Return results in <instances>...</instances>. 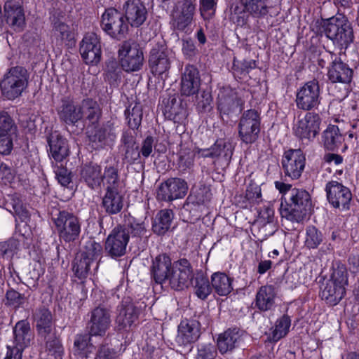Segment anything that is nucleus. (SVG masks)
Instances as JSON below:
<instances>
[{
  "label": "nucleus",
  "mask_w": 359,
  "mask_h": 359,
  "mask_svg": "<svg viewBox=\"0 0 359 359\" xmlns=\"http://www.w3.org/2000/svg\"><path fill=\"white\" fill-rule=\"evenodd\" d=\"M129 231L121 227L114 228L107 238L105 250L112 257L125 255L129 241Z\"/></svg>",
  "instance_id": "dca6fc26"
},
{
  "label": "nucleus",
  "mask_w": 359,
  "mask_h": 359,
  "mask_svg": "<svg viewBox=\"0 0 359 359\" xmlns=\"http://www.w3.org/2000/svg\"><path fill=\"white\" fill-rule=\"evenodd\" d=\"M151 274L157 283H168L175 290L187 288L193 278V269L186 259L174 262L166 254L156 256L152 261Z\"/></svg>",
  "instance_id": "f257e3e1"
},
{
  "label": "nucleus",
  "mask_w": 359,
  "mask_h": 359,
  "mask_svg": "<svg viewBox=\"0 0 359 359\" xmlns=\"http://www.w3.org/2000/svg\"><path fill=\"white\" fill-rule=\"evenodd\" d=\"M93 262L88 259H86L81 254L78 255L76 258L73 266V271L75 275L79 278L83 279L86 278L90 270V264Z\"/></svg>",
  "instance_id": "a18cd8bd"
},
{
  "label": "nucleus",
  "mask_w": 359,
  "mask_h": 359,
  "mask_svg": "<svg viewBox=\"0 0 359 359\" xmlns=\"http://www.w3.org/2000/svg\"><path fill=\"white\" fill-rule=\"evenodd\" d=\"M216 353V351L212 345H201L198 350L196 359H214Z\"/></svg>",
  "instance_id": "864d4df0"
},
{
  "label": "nucleus",
  "mask_w": 359,
  "mask_h": 359,
  "mask_svg": "<svg viewBox=\"0 0 359 359\" xmlns=\"http://www.w3.org/2000/svg\"><path fill=\"white\" fill-rule=\"evenodd\" d=\"M29 75L26 69L15 67L9 69L1 81L3 95L8 100H14L22 95L28 84Z\"/></svg>",
  "instance_id": "20e7f679"
},
{
  "label": "nucleus",
  "mask_w": 359,
  "mask_h": 359,
  "mask_svg": "<svg viewBox=\"0 0 359 359\" xmlns=\"http://www.w3.org/2000/svg\"><path fill=\"white\" fill-rule=\"evenodd\" d=\"M217 0H200V13L205 20H209L215 15Z\"/></svg>",
  "instance_id": "8fccbe9b"
},
{
  "label": "nucleus",
  "mask_w": 359,
  "mask_h": 359,
  "mask_svg": "<svg viewBox=\"0 0 359 359\" xmlns=\"http://www.w3.org/2000/svg\"><path fill=\"white\" fill-rule=\"evenodd\" d=\"M276 188L280 193L285 194L290 191V198L287 207H284L283 202L280 208V214L282 218H285L292 222H301L306 211V208L310 205V195L303 189H292L291 185L282 182H275Z\"/></svg>",
  "instance_id": "f03ea898"
},
{
  "label": "nucleus",
  "mask_w": 359,
  "mask_h": 359,
  "mask_svg": "<svg viewBox=\"0 0 359 359\" xmlns=\"http://www.w3.org/2000/svg\"><path fill=\"white\" fill-rule=\"evenodd\" d=\"M139 310L133 304H128L120 310L116 323L121 328H130L137 320Z\"/></svg>",
  "instance_id": "2f4dec72"
},
{
  "label": "nucleus",
  "mask_w": 359,
  "mask_h": 359,
  "mask_svg": "<svg viewBox=\"0 0 359 359\" xmlns=\"http://www.w3.org/2000/svg\"><path fill=\"white\" fill-rule=\"evenodd\" d=\"M343 141L339 130L336 126H330L323 133L325 147L331 151L338 150Z\"/></svg>",
  "instance_id": "c9c22d12"
},
{
  "label": "nucleus",
  "mask_w": 359,
  "mask_h": 359,
  "mask_svg": "<svg viewBox=\"0 0 359 359\" xmlns=\"http://www.w3.org/2000/svg\"><path fill=\"white\" fill-rule=\"evenodd\" d=\"M17 134L0 133V154H9L13 148V141L16 139Z\"/></svg>",
  "instance_id": "09e8293b"
},
{
  "label": "nucleus",
  "mask_w": 359,
  "mask_h": 359,
  "mask_svg": "<svg viewBox=\"0 0 359 359\" xmlns=\"http://www.w3.org/2000/svg\"><path fill=\"white\" fill-rule=\"evenodd\" d=\"M7 22L15 30H21L25 25L23 9L13 2H6L4 6Z\"/></svg>",
  "instance_id": "c85d7f7f"
},
{
  "label": "nucleus",
  "mask_w": 359,
  "mask_h": 359,
  "mask_svg": "<svg viewBox=\"0 0 359 359\" xmlns=\"http://www.w3.org/2000/svg\"><path fill=\"white\" fill-rule=\"evenodd\" d=\"M101 25L103 30L114 38H120L128 27L123 14L114 8L105 10L102 15Z\"/></svg>",
  "instance_id": "ddd939ff"
},
{
  "label": "nucleus",
  "mask_w": 359,
  "mask_h": 359,
  "mask_svg": "<svg viewBox=\"0 0 359 359\" xmlns=\"http://www.w3.org/2000/svg\"><path fill=\"white\" fill-rule=\"evenodd\" d=\"M320 90L318 82L310 81L301 86L296 93V105L298 109L309 111L317 108L320 103Z\"/></svg>",
  "instance_id": "9d476101"
},
{
  "label": "nucleus",
  "mask_w": 359,
  "mask_h": 359,
  "mask_svg": "<svg viewBox=\"0 0 359 359\" xmlns=\"http://www.w3.org/2000/svg\"><path fill=\"white\" fill-rule=\"evenodd\" d=\"M169 51L163 47L153 48L151 51L149 65L151 72L162 79L168 77L170 67Z\"/></svg>",
  "instance_id": "a211bd4d"
},
{
  "label": "nucleus",
  "mask_w": 359,
  "mask_h": 359,
  "mask_svg": "<svg viewBox=\"0 0 359 359\" xmlns=\"http://www.w3.org/2000/svg\"><path fill=\"white\" fill-rule=\"evenodd\" d=\"M142 113L137 108L134 107L132 110L131 115L128 117V124L132 128H137L142 121Z\"/></svg>",
  "instance_id": "680f3d73"
},
{
  "label": "nucleus",
  "mask_w": 359,
  "mask_h": 359,
  "mask_svg": "<svg viewBox=\"0 0 359 359\" xmlns=\"http://www.w3.org/2000/svg\"><path fill=\"white\" fill-rule=\"evenodd\" d=\"M81 177L89 187H99L102 182L100 166L96 164L86 165L82 169Z\"/></svg>",
  "instance_id": "e433bc0d"
},
{
  "label": "nucleus",
  "mask_w": 359,
  "mask_h": 359,
  "mask_svg": "<svg viewBox=\"0 0 359 359\" xmlns=\"http://www.w3.org/2000/svg\"><path fill=\"white\" fill-rule=\"evenodd\" d=\"M187 183L180 178H170L162 183L156 194L158 201H171L183 198L187 193Z\"/></svg>",
  "instance_id": "4468645a"
},
{
  "label": "nucleus",
  "mask_w": 359,
  "mask_h": 359,
  "mask_svg": "<svg viewBox=\"0 0 359 359\" xmlns=\"http://www.w3.org/2000/svg\"><path fill=\"white\" fill-rule=\"evenodd\" d=\"M173 219V212L168 209L159 211L156 215L152 229L154 233L161 235L164 234L170 228Z\"/></svg>",
  "instance_id": "473e14b6"
},
{
  "label": "nucleus",
  "mask_w": 359,
  "mask_h": 359,
  "mask_svg": "<svg viewBox=\"0 0 359 359\" xmlns=\"http://www.w3.org/2000/svg\"><path fill=\"white\" fill-rule=\"evenodd\" d=\"M36 327L38 334L46 339L48 337H54L52 315L46 309H40L35 317Z\"/></svg>",
  "instance_id": "cd10ccee"
},
{
  "label": "nucleus",
  "mask_w": 359,
  "mask_h": 359,
  "mask_svg": "<svg viewBox=\"0 0 359 359\" xmlns=\"http://www.w3.org/2000/svg\"><path fill=\"white\" fill-rule=\"evenodd\" d=\"M80 53L83 61L88 65H97L101 59L100 41L95 33H88L80 44Z\"/></svg>",
  "instance_id": "f3484780"
},
{
  "label": "nucleus",
  "mask_w": 359,
  "mask_h": 359,
  "mask_svg": "<svg viewBox=\"0 0 359 359\" xmlns=\"http://www.w3.org/2000/svg\"><path fill=\"white\" fill-rule=\"evenodd\" d=\"M323 241L322 233L315 226H310L306 229L304 245L309 249L317 248Z\"/></svg>",
  "instance_id": "ea45409f"
},
{
  "label": "nucleus",
  "mask_w": 359,
  "mask_h": 359,
  "mask_svg": "<svg viewBox=\"0 0 359 359\" xmlns=\"http://www.w3.org/2000/svg\"><path fill=\"white\" fill-rule=\"evenodd\" d=\"M90 337L88 335H77L75 338L73 352L74 354L84 358L92 352L93 346L89 344Z\"/></svg>",
  "instance_id": "58836bf2"
},
{
  "label": "nucleus",
  "mask_w": 359,
  "mask_h": 359,
  "mask_svg": "<svg viewBox=\"0 0 359 359\" xmlns=\"http://www.w3.org/2000/svg\"><path fill=\"white\" fill-rule=\"evenodd\" d=\"M212 288L220 296L229 294L232 290L231 280L224 273L216 272L211 276Z\"/></svg>",
  "instance_id": "f704fd0d"
},
{
  "label": "nucleus",
  "mask_w": 359,
  "mask_h": 359,
  "mask_svg": "<svg viewBox=\"0 0 359 359\" xmlns=\"http://www.w3.org/2000/svg\"><path fill=\"white\" fill-rule=\"evenodd\" d=\"M201 335V325L196 320H182L178 326L176 341L179 346L189 348Z\"/></svg>",
  "instance_id": "6ab92c4d"
},
{
  "label": "nucleus",
  "mask_w": 359,
  "mask_h": 359,
  "mask_svg": "<svg viewBox=\"0 0 359 359\" xmlns=\"http://www.w3.org/2000/svg\"><path fill=\"white\" fill-rule=\"evenodd\" d=\"M325 32L334 44L341 47H347L353 41L352 29L342 15L330 18L325 25Z\"/></svg>",
  "instance_id": "6e6552de"
},
{
  "label": "nucleus",
  "mask_w": 359,
  "mask_h": 359,
  "mask_svg": "<svg viewBox=\"0 0 359 359\" xmlns=\"http://www.w3.org/2000/svg\"><path fill=\"white\" fill-rule=\"evenodd\" d=\"M14 179V175L10 168L6 165L0 166V182L4 184L11 183Z\"/></svg>",
  "instance_id": "052dcab7"
},
{
  "label": "nucleus",
  "mask_w": 359,
  "mask_h": 359,
  "mask_svg": "<svg viewBox=\"0 0 359 359\" xmlns=\"http://www.w3.org/2000/svg\"><path fill=\"white\" fill-rule=\"evenodd\" d=\"M182 52L187 57H192L196 53V47L193 41H184L182 43Z\"/></svg>",
  "instance_id": "774afa93"
},
{
  "label": "nucleus",
  "mask_w": 359,
  "mask_h": 359,
  "mask_svg": "<svg viewBox=\"0 0 359 359\" xmlns=\"http://www.w3.org/2000/svg\"><path fill=\"white\" fill-rule=\"evenodd\" d=\"M55 174L58 182L62 186H67V184H69L71 179L69 177V174L68 173V171L66 169H58L57 171H55Z\"/></svg>",
  "instance_id": "338daca9"
},
{
  "label": "nucleus",
  "mask_w": 359,
  "mask_h": 359,
  "mask_svg": "<svg viewBox=\"0 0 359 359\" xmlns=\"http://www.w3.org/2000/svg\"><path fill=\"white\" fill-rule=\"evenodd\" d=\"M321 119L318 114L307 112L294 122L293 133L299 139L312 141L320 130Z\"/></svg>",
  "instance_id": "f8f14e48"
},
{
  "label": "nucleus",
  "mask_w": 359,
  "mask_h": 359,
  "mask_svg": "<svg viewBox=\"0 0 359 359\" xmlns=\"http://www.w3.org/2000/svg\"><path fill=\"white\" fill-rule=\"evenodd\" d=\"M195 13V0L178 1L171 13V27L177 31L191 33Z\"/></svg>",
  "instance_id": "39448f33"
},
{
  "label": "nucleus",
  "mask_w": 359,
  "mask_h": 359,
  "mask_svg": "<svg viewBox=\"0 0 359 359\" xmlns=\"http://www.w3.org/2000/svg\"><path fill=\"white\" fill-rule=\"evenodd\" d=\"M212 149L215 151L214 158H221L226 162H229L231 158L233 149L231 144L229 142L218 140L212 146Z\"/></svg>",
  "instance_id": "c03bdc74"
},
{
  "label": "nucleus",
  "mask_w": 359,
  "mask_h": 359,
  "mask_svg": "<svg viewBox=\"0 0 359 359\" xmlns=\"http://www.w3.org/2000/svg\"><path fill=\"white\" fill-rule=\"evenodd\" d=\"M258 221L262 224H271L274 222V210L269 206L264 207L259 213Z\"/></svg>",
  "instance_id": "5fc2aeb1"
},
{
  "label": "nucleus",
  "mask_w": 359,
  "mask_h": 359,
  "mask_svg": "<svg viewBox=\"0 0 359 359\" xmlns=\"http://www.w3.org/2000/svg\"><path fill=\"white\" fill-rule=\"evenodd\" d=\"M276 291L272 285H264L259 288L256 295L255 304L261 311H268L275 304Z\"/></svg>",
  "instance_id": "c756f323"
},
{
  "label": "nucleus",
  "mask_w": 359,
  "mask_h": 359,
  "mask_svg": "<svg viewBox=\"0 0 359 359\" xmlns=\"http://www.w3.org/2000/svg\"><path fill=\"white\" fill-rule=\"evenodd\" d=\"M58 114L60 118L67 123H74L86 116L90 123L95 124L98 121L100 109L93 100H84L81 104L65 100L62 101Z\"/></svg>",
  "instance_id": "7ed1b4c3"
},
{
  "label": "nucleus",
  "mask_w": 359,
  "mask_h": 359,
  "mask_svg": "<svg viewBox=\"0 0 359 359\" xmlns=\"http://www.w3.org/2000/svg\"><path fill=\"white\" fill-rule=\"evenodd\" d=\"M153 138L147 137L143 142L140 154L144 157L147 158L152 152L153 150Z\"/></svg>",
  "instance_id": "0e129e2a"
},
{
  "label": "nucleus",
  "mask_w": 359,
  "mask_h": 359,
  "mask_svg": "<svg viewBox=\"0 0 359 359\" xmlns=\"http://www.w3.org/2000/svg\"><path fill=\"white\" fill-rule=\"evenodd\" d=\"M327 197L329 202L334 208H348V205L352 198L351 191L341 184L332 181L326 185Z\"/></svg>",
  "instance_id": "aec40b11"
},
{
  "label": "nucleus",
  "mask_w": 359,
  "mask_h": 359,
  "mask_svg": "<svg viewBox=\"0 0 359 359\" xmlns=\"http://www.w3.org/2000/svg\"><path fill=\"white\" fill-rule=\"evenodd\" d=\"M118 59L123 70L126 72H133L142 68L144 63V54L138 44L125 41L119 46Z\"/></svg>",
  "instance_id": "0eeeda50"
},
{
  "label": "nucleus",
  "mask_w": 359,
  "mask_h": 359,
  "mask_svg": "<svg viewBox=\"0 0 359 359\" xmlns=\"http://www.w3.org/2000/svg\"><path fill=\"white\" fill-rule=\"evenodd\" d=\"M6 301L8 304L18 307L23 303V298L18 292L11 290L6 293Z\"/></svg>",
  "instance_id": "4d7b16f0"
},
{
  "label": "nucleus",
  "mask_w": 359,
  "mask_h": 359,
  "mask_svg": "<svg viewBox=\"0 0 359 359\" xmlns=\"http://www.w3.org/2000/svg\"><path fill=\"white\" fill-rule=\"evenodd\" d=\"M0 133L17 134V126L13 119L5 111L0 112Z\"/></svg>",
  "instance_id": "49530a36"
},
{
  "label": "nucleus",
  "mask_w": 359,
  "mask_h": 359,
  "mask_svg": "<svg viewBox=\"0 0 359 359\" xmlns=\"http://www.w3.org/2000/svg\"><path fill=\"white\" fill-rule=\"evenodd\" d=\"M194 154L190 151H184L180 154L179 166L182 170L190 168L194 163Z\"/></svg>",
  "instance_id": "6e6d98bb"
},
{
  "label": "nucleus",
  "mask_w": 359,
  "mask_h": 359,
  "mask_svg": "<svg viewBox=\"0 0 359 359\" xmlns=\"http://www.w3.org/2000/svg\"><path fill=\"white\" fill-rule=\"evenodd\" d=\"M55 224L60 239L65 242L75 241L81 232L79 219L72 213L61 211L55 219Z\"/></svg>",
  "instance_id": "1a4fd4ad"
},
{
  "label": "nucleus",
  "mask_w": 359,
  "mask_h": 359,
  "mask_svg": "<svg viewBox=\"0 0 359 359\" xmlns=\"http://www.w3.org/2000/svg\"><path fill=\"white\" fill-rule=\"evenodd\" d=\"M120 353L108 346H103L100 350L96 359H118Z\"/></svg>",
  "instance_id": "13d9d810"
},
{
  "label": "nucleus",
  "mask_w": 359,
  "mask_h": 359,
  "mask_svg": "<svg viewBox=\"0 0 359 359\" xmlns=\"http://www.w3.org/2000/svg\"><path fill=\"white\" fill-rule=\"evenodd\" d=\"M329 79L333 82L346 83L351 81L352 70L341 61H334L328 71Z\"/></svg>",
  "instance_id": "7c9ffc66"
},
{
  "label": "nucleus",
  "mask_w": 359,
  "mask_h": 359,
  "mask_svg": "<svg viewBox=\"0 0 359 359\" xmlns=\"http://www.w3.org/2000/svg\"><path fill=\"white\" fill-rule=\"evenodd\" d=\"M212 287L210 285L208 279L204 277H198L196 279L195 294L196 296L204 299L211 293Z\"/></svg>",
  "instance_id": "de8ad7c7"
},
{
  "label": "nucleus",
  "mask_w": 359,
  "mask_h": 359,
  "mask_svg": "<svg viewBox=\"0 0 359 359\" xmlns=\"http://www.w3.org/2000/svg\"><path fill=\"white\" fill-rule=\"evenodd\" d=\"M200 88V78L198 70L193 66L185 68L181 81V93L185 96L196 94Z\"/></svg>",
  "instance_id": "b1692460"
},
{
  "label": "nucleus",
  "mask_w": 359,
  "mask_h": 359,
  "mask_svg": "<svg viewBox=\"0 0 359 359\" xmlns=\"http://www.w3.org/2000/svg\"><path fill=\"white\" fill-rule=\"evenodd\" d=\"M260 132V116L255 110H248L241 117L238 124V135L245 144L255 142Z\"/></svg>",
  "instance_id": "9b49d317"
},
{
  "label": "nucleus",
  "mask_w": 359,
  "mask_h": 359,
  "mask_svg": "<svg viewBox=\"0 0 359 359\" xmlns=\"http://www.w3.org/2000/svg\"><path fill=\"white\" fill-rule=\"evenodd\" d=\"M182 111H183V109L178 104H177V100L175 97L171 99L170 105L168 104L165 109V111L168 114V116L173 119H176L177 116L179 115Z\"/></svg>",
  "instance_id": "bf43d9fd"
},
{
  "label": "nucleus",
  "mask_w": 359,
  "mask_h": 359,
  "mask_svg": "<svg viewBox=\"0 0 359 359\" xmlns=\"http://www.w3.org/2000/svg\"><path fill=\"white\" fill-rule=\"evenodd\" d=\"M102 204L106 211L110 214L118 212L123 208V198L116 189L107 190Z\"/></svg>",
  "instance_id": "72a5a7b5"
},
{
  "label": "nucleus",
  "mask_w": 359,
  "mask_h": 359,
  "mask_svg": "<svg viewBox=\"0 0 359 359\" xmlns=\"http://www.w3.org/2000/svg\"><path fill=\"white\" fill-rule=\"evenodd\" d=\"M305 156L300 149L285 151L282 158V166L285 173L292 180L298 179L305 167Z\"/></svg>",
  "instance_id": "2eb2a0df"
},
{
  "label": "nucleus",
  "mask_w": 359,
  "mask_h": 359,
  "mask_svg": "<svg viewBox=\"0 0 359 359\" xmlns=\"http://www.w3.org/2000/svg\"><path fill=\"white\" fill-rule=\"evenodd\" d=\"M46 347L48 350L49 354L54 355L55 359H62L63 353V348L60 341L54 337L53 340H48L46 341Z\"/></svg>",
  "instance_id": "603ef678"
},
{
  "label": "nucleus",
  "mask_w": 359,
  "mask_h": 359,
  "mask_svg": "<svg viewBox=\"0 0 359 359\" xmlns=\"http://www.w3.org/2000/svg\"><path fill=\"white\" fill-rule=\"evenodd\" d=\"M102 182L107 186V190L116 189V184L118 182V175L116 169L113 167H109L106 169L104 175H102Z\"/></svg>",
  "instance_id": "3c124183"
},
{
  "label": "nucleus",
  "mask_w": 359,
  "mask_h": 359,
  "mask_svg": "<svg viewBox=\"0 0 359 359\" xmlns=\"http://www.w3.org/2000/svg\"><path fill=\"white\" fill-rule=\"evenodd\" d=\"M140 156V152L138 151V148L136 145L133 144L130 147H128L125 158L128 160V161L133 163L137 161Z\"/></svg>",
  "instance_id": "e2e57ef3"
},
{
  "label": "nucleus",
  "mask_w": 359,
  "mask_h": 359,
  "mask_svg": "<svg viewBox=\"0 0 359 359\" xmlns=\"http://www.w3.org/2000/svg\"><path fill=\"white\" fill-rule=\"evenodd\" d=\"M48 144L51 157L57 162L64 161L69 154L67 140L57 133L51 134Z\"/></svg>",
  "instance_id": "a878e982"
},
{
  "label": "nucleus",
  "mask_w": 359,
  "mask_h": 359,
  "mask_svg": "<svg viewBox=\"0 0 359 359\" xmlns=\"http://www.w3.org/2000/svg\"><path fill=\"white\" fill-rule=\"evenodd\" d=\"M126 22L133 27H139L147 19V11L140 0H129L123 6Z\"/></svg>",
  "instance_id": "412c9836"
},
{
  "label": "nucleus",
  "mask_w": 359,
  "mask_h": 359,
  "mask_svg": "<svg viewBox=\"0 0 359 359\" xmlns=\"http://www.w3.org/2000/svg\"><path fill=\"white\" fill-rule=\"evenodd\" d=\"M102 252L101 244L90 239L86 242L83 250L80 254L86 259L93 262L101 255Z\"/></svg>",
  "instance_id": "79ce46f5"
},
{
  "label": "nucleus",
  "mask_w": 359,
  "mask_h": 359,
  "mask_svg": "<svg viewBox=\"0 0 359 359\" xmlns=\"http://www.w3.org/2000/svg\"><path fill=\"white\" fill-rule=\"evenodd\" d=\"M347 285L346 272L341 270L334 271L331 278L326 282L322 289V299L330 305H337L344 298Z\"/></svg>",
  "instance_id": "423d86ee"
},
{
  "label": "nucleus",
  "mask_w": 359,
  "mask_h": 359,
  "mask_svg": "<svg viewBox=\"0 0 359 359\" xmlns=\"http://www.w3.org/2000/svg\"><path fill=\"white\" fill-rule=\"evenodd\" d=\"M241 334L236 328L229 329L219 335L217 347L222 354L231 351L240 342Z\"/></svg>",
  "instance_id": "bb28decb"
},
{
  "label": "nucleus",
  "mask_w": 359,
  "mask_h": 359,
  "mask_svg": "<svg viewBox=\"0 0 359 359\" xmlns=\"http://www.w3.org/2000/svg\"><path fill=\"white\" fill-rule=\"evenodd\" d=\"M246 11L255 15L267 13L266 0H241Z\"/></svg>",
  "instance_id": "a19ab883"
},
{
  "label": "nucleus",
  "mask_w": 359,
  "mask_h": 359,
  "mask_svg": "<svg viewBox=\"0 0 359 359\" xmlns=\"http://www.w3.org/2000/svg\"><path fill=\"white\" fill-rule=\"evenodd\" d=\"M51 39L52 42L59 47L72 46L75 43L74 33L70 27L60 21L54 23Z\"/></svg>",
  "instance_id": "5701e85b"
},
{
  "label": "nucleus",
  "mask_w": 359,
  "mask_h": 359,
  "mask_svg": "<svg viewBox=\"0 0 359 359\" xmlns=\"http://www.w3.org/2000/svg\"><path fill=\"white\" fill-rule=\"evenodd\" d=\"M145 224L142 222H138L134 219L133 222L130 224V229L134 236L142 235L145 231Z\"/></svg>",
  "instance_id": "69168bd1"
},
{
  "label": "nucleus",
  "mask_w": 359,
  "mask_h": 359,
  "mask_svg": "<svg viewBox=\"0 0 359 359\" xmlns=\"http://www.w3.org/2000/svg\"><path fill=\"white\" fill-rule=\"evenodd\" d=\"M111 323L110 313L104 308L97 307L92 311L90 322V334L102 336L105 334Z\"/></svg>",
  "instance_id": "4be33fe9"
},
{
  "label": "nucleus",
  "mask_w": 359,
  "mask_h": 359,
  "mask_svg": "<svg viewBox=\"0 0 359 359\" xmlns=\"http://www.w3.org/2000/svg\"><path fill=\"white\" fill-rule=\"evenodd\" d=\"M290 319L288 316H283L279 318L272 331V339L275 341L284 337L288 332L290 327Z\"/></svg>",
  "instance_id": "37998d69"
},
{
  "label": "nucleus",
  "mask_w": 359,
  "mask_h": 359,
  "mask_svg": "<svg viewBox=\"0 0 359 359\" xmlns=\"http://www.w3.org/2000/svg\"><path fill=\"white\" fill-rule=\"evenodd\" d=\"M15 212L21 220L20 222H18L16 224V229L19 233L24 237L25 239L31 238L32 231L31 229L27 226L26 220L29 217V212L25 210L21 205H15Z\"/></svg>",
  "instance_id": "4c0bfd02"
},
{
  "label": "nucleus",
  "mask_w": 359,
  "mask_h": 359,
  "mask_svg": "<svg viewBox=\"0 0 359 359\" xmlns=\"http://www.w3.org/2000/svg\"><path fill=\"white\" fill-rule=\"evenodd\" d=\"M15 346L11 350H18L22 353V351L27 347L32 339L29 323L25 320L19 321L14 327Z\"/></svg>",
  "instance_id": "393cba45"
}]
</instances>
